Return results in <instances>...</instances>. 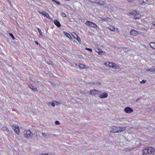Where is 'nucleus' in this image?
I'll use <instances>...</instances> for the list:
<instances>
[{"label": "nucleus", "instance_id": "1", "mask_svg": "<svg viewBox=\"0 0 155 155\" xmlns=\"http://www.w3.org/2000/svg\"><path fill=\"white\" fill-rule=\"evenodd\" d=\"M143 155H154L155 149L151 147H147L142 150Z\"/></svg>", "mask_w": 155, "mask_h": 155}, {"label": "nucleus", "instance_id": "2", "mask_svg": "<svg viewBox=\"0 0 155 155\" xmlns=\"http://www.w3.org/2000/svg\"><path fill=\"white\" fill-rule=\"evenodd\" d=\"M38 132V130H35V132H31L29 130H25L24 131V137L27 138H31L33 135L37 136V133Z\"/></svg>", "mask_w": 155, "mask_h": 155}, {"label": "nucleus", "instance_id": "3", "mask_svg": "<svg viewBox=\"0 0 155 155\" xmlns=\"http://www.w3.org/2000/svg\"><path fill=\"white\" fill-rule=\"evenodd\" d=\"M126 127L113 126L111 127L110 132L113 133L121 132L126 130Z\"/></svg>", "mask_w": 155, "mask_h": 155}, {"label": "nucleus", "instance_id": "4", "mask_svg": "<svg viewBox=\"0 0 155 155\" xmlns=\"http://www.w3.org/2000/svg\"><path fill=\"white\" fill-rule=\"evenodd\" d=\"M85 24L87 25L90 27L94 28H97V25L96 24L90 21H86L85 22Z\"/></svg>", "mask_w": 155, "mask_h": 155}, {"label": "nucleus", "instance_id": "5", "mask_svg": "<svg viewBox=\"0 0 155 155\" xmlns=\"http://www.w3.org/2000/svg\"><path fill=\"white\" fill-rule=\"evenodd\" d=\"M109 67L110 68H111L114 69H118L120 68L119 66L116 64L111 62L109 64Z\"/></svg>", "mask_w": 155, "mask_h": 155}, {"label": "nucleus", "instance_id": "6", "mask_svg": "<svg viewBox=\"0 0 155 155\" xmlns=\"http://www.w3.org/2000/svg\"><path fill=\"white\" fill-rule=\"evenodd\" d=\"M100 92L99 91L94 89L91 90L90 91V94L91 95L94 96L99 94V93Z\"/></svg>", "mask_w": 155, "mask_h": 155}, {"label": "nucleus", "instance_id": "7", "mask_svg": "<svg viewBox=\"0 0 155 155\" xmlns=\"http://www.w3.org/2000/svg\"><path fill=\"white\" fill-rule=\"evenodd\" d=\"M12 129L14 130L16 133L18 134H19L20 131L18 127L16 125L12 126Z\"/></svg>", "mask_w": 155, "mask_h": 155}, {"label": "nucleus", "instance_id": "8", "mask_svg": "<svg viewBox=\"0 0 155 155\" xmlns=\"http://www.w3.org/2000/svg\"><path fill=\"white\" fill-rule=\"evenodd\" d=\"M124 112L128 114H130L133 112V110L130 107H127L124 108Z\"/></svg>", "mask_w": 155, "mask_h": 155}, {"label": "nucleus", "instance_id": "9", "mask_svg": "<svg viewBox=\"0 0 155 155\" xmlns=\"http://www.w3.org/2000/svg\"><path fill=\"white\" fill-rule=\"evenodd\" d=\"M130 14L132 15H134V18L135 19L139 18H140L141 15L138 13H137V12L135 11H134V12H132L130 13Z\"/></svg>", "mask_w": 155, "mask_h": 155}, {"label": "nucleus", "instance_id": "10", "mask_svg": "<svg viewBox=\"0 0 155 155\" xmlns=\"http://www.w3.org/2000/svg\"><path fill=\"white\" fill-rule=\"evenodd\" d=\"M130 34L134 36H137L138 35V32L134 29H132L130 31Z\"/></svg>", "mask_w": 155, "mask_h": 155}, {"label": "nucleus", "instance_id": "11", "mask_svg": "<svg viewBox=\"0 0 155 155\" xmlns=\"http://www.w3.org/2000/svg\"><path fill=\"white\" fill-rule=\"evenodd\" d=\"M108 96L106 92H104L99 96V97L101 98H106Z\"/></svg>", "mask_w": 155, "mask_h": 155}, {"label": "nucleus", "instance_id": "12", "mask_svg": "<svg viewBox=\"0 0 155 155\" xmlns=\"http://www.w3.org/2000/svg\"><path fill=\"white\" fill-rule=\"evenodd\" d=\"M41 135L43 137L45 138H46L49 137L51 134L47 133H42Z\"/></svg>", "mask_w": 155, "mask_h": 155}, {"label": "nucleus", "instance_id": "13", "mask_svg": "<svg viewBox=\"0 0 155 155\" xmlns=\"http://www.w3.org/2000/svg\"><path fill=\"white\" fill-rule=\"evenodd\" d=\"M29 87L32 90L34 91H38V89L37 88L34 86H33L32 85H29Z\"/></svg>", "mask_w": 155, "mask_h": 155}, {"label": "nucleus", "instance_id": "14", "mask_svg": "<svg viewBox=\"0 0 155 155\" xmlns=\"http://www.w3.org/2000/svg\"><path fill=\"white\" fill-rule=\"evenodd\" d=\"M54 23L58 27H59L61 26V24L58 20H54Z\"/></svg>", "mask_w": 155, "mask_h": 155}, {"label": "nucleus", "instance_id": "15", "mask_svg": "<svg viewBox=\"0 0 155 155\" xmlns=\"http://www.w3.org/2000/svg\"><path fill=\"white\" fill-rule=\"evenodd\" d=\"M41 14L43 16H45L47 18H48L49 17V15L48 13L43 11H41Z\"/></svg>", "mask_w": 155, "mask_h": 155}, {"label": "nucleus", "instance_id": "16", "mask_svg": "<svg viewBox=\"0 0 155 155\" xmlns=\"http://www.w3.org/2000/svg\"><path fill=\"white\" fill-rule=\"evenodd\" d=\"M95 51L99 54H101L103 52L102 50L101 49L99 48H96L95 49Z\"/></svg>", "mask_w": 155, "mask_h": 155}, {"label": "nucleus", "instance_id": "17", "mask_svg": "<svg viewBox=\"0 0 155 155\" xmlns=\"http://www.w3.org/2000/svg\"><path fill=\"white\" fill-rule=\"evenodd\" d=\"M150 45L151 48L155 49V42H151L150 43Z\"/></svg>", "mask_w": 155, "mask_h": 155}, {"label": "nucleus", "instance_id": "18", "mask_svg": "<svg viewBox=\"0 0 155 155\" xmlns=\"http://www.w3.org/2000/svg\"><path fill=\"white\" fill-rule=\"evenodd\" d=\"M64 34L68 38L70 39L71 41H72V38L69 34L66 32H64Z\"/></svg>", "mask_w": 155, "mask_h": 155}, {"label": "nucleus", "instance_id": "19", "mask_svg": "<svg viewBox=\"0 0 155 155\" xmlns=\"http://www.w3.org/2000/svg\"><path fill=\"white\" fill-rule=\"evenodd\" d=\"M147 71H150L151 72H154L155 71V67L153 66L150 68L149 70H147Z\"/></svg>", "mask_w": 155, "mask_h": 155}, {"label": "nucleus", "instance_id": "20", "mask_svg": "<svg viewBox=\"0 0 155 155\" xmlns=\"http://www.w3.org/2000/svg\"><path fill=\"white\" fill-rule=\"evenodd\" d=\"M109 29L111 31H116V28L115 27L113 26H110L109 28Z\"/></svg>", "mask_w": 155, "mask_h": 155}, {"label": "nucleus", "instance_id": "21", "mask_svg": "<svg viewBox=\"0 0 155 155\" xmlns=\"http://www.w3.org/2000/svg\"><path fill=\"white\" fill-rule=\"evenodd\" d=\"M79 67L81 69H84L85 68V65L82 64H80L79 65Z\"/></svg>", "mask_w": 155, "mask_h": 155}, {"label": "nucleus", "instance_id": "22", "mask_svg": "<svg viewBox=\"0 0 155 155\" xmlns=\"http://www.w3.org/2000/svg\"><path fill=\"white\" fill-rule=\"evenodd\" d=\"M2 129L3 130L5 131L6 132H8L9 131L8 128L6 127H3Z\"/></svg>", "mask_w": 155, "mask_h": 155}, {"label": "nucleus", "instance_id": "23", "mask_svg": "<svg viewBox=\"0 0 155 155\" xmlns=\"http://www.w3.org/2000/svg\"><path fill=\"white\" fill-rule=\"evenodd\" d=\"M72 35L73 38H76V37L78 36L76 33H75L74 32H73L72 34Z\"/></svg>", "mask_w": 155, "mask_h": 155}, {"label": "nucleus", "instance_id": "24", "mask_svg": "<svg viewBox=\"0 0 155 155\" xmlns=\"http://www.w3.org/2000/svg\"><path fill=\"white\" fill-rule=\"evenodd\" d=\"M38 30L40 34L41 35V36H42L43 35V34L42 33L41 31V29L40 28H38Z\"/></svg>", "mask_w": 155, "mask_h": 155}, {"label": "nucleus", "instance_id": "25", "mask_svg": "<svg viewBox=\"0 0 155 155\" xmlns=\"http://www.w3.org/2000/svg\"><path fill=\"white\" fill-rule=\"evenodd\" d=\"M52 1L55 2L58 5H60V2L57 0H52Z\"/></svg>", "mask_w": 155, "mask_h": 155}, {"label": "nucleus", "instance_id": "26", "mask_svg": "<svg viewBox=\"0 0 155 155\" xmlns=\"http://www.w3.org/2000/svg\"><path fill=\"white\" fill-rule=\"evenodd\" d=\"M61 15L63 17H66V14L65 13H64L63 12H62L61 13Z\"/></svg>", "mask_w": 155, "mask_h": 155}, {"label": "nucleus", "instance_id": "27", "mask_svg": "<svg viewBox=\"0 0 155 155\" xmlns=\"http://www.w3.org/2000/svg\"><path fill=\"white\" fill-rule=\"evenodd\" d=\"M110 62L107 61L104 64V65H105L109 67V64H110Z\"/></svg>", "mask_w": 155, "mask_h": 155}, {"label": "nucleus", "instance_id": "28", "mask_svg": "<svg viewBox=\"0 0 155 155\" xmlns=\"http://www.w3.org/2000/svg\"><path fill=\"white\" fill-rule=\"evenodd\" d=\"M9 35L10 36H11L12 37V39L13 40H15V38L13 36V35L12 34H11V33H9Z\"/></svg>", "mask_w": 155, "mask_h": 155}, {"label": "nucleus", "instance_id": "29", "mask_svg": "<svg viewBox=\"0 0 155 155\" xmlns=\"http://www.w3.org/2000/svg\"><path fill=\"white\" fill-rule=\"evenodd\" d=\"M146 82V80H143L142 81H140L141 84H144Z\"/></svg>", "mask_w": 155, "mask_h": 155}, {"label": "nucleus", "instance_id": "30", "mask_svg": "<svg viewBox=\"0 0 155 155\" xmlns=\"http://www.w3.org/2000/svg\"><path fill=\"white\" fill-rule=\"evenodd\" d=\"M79 42L81 41V39L79 37H78V36L76 37V38Z\"/></svg>", "mask_w": 155, "mask_h": 155}, {"label": "nucleus", "instance_id": "31", "mask_svg": "<svg viewBox=\"0 0 155 155\" xmlns=\"http://www.w3.org/2000/svg\"><path fill=\"white\" fill-rule=\"evenodd\" d=\"M140 4L142 5H146V3L145 2L143 1L142 3H141Z\"/></svg>", "mask_w": 155, "mask_h": 155}, {"label": "nucleus", "instance_id": "32", "mask_svg": "<svg viewBox=\"0 0 155 155\" xmlns=\"http://www.w3.org/2000/svg\"><path fill=\"white\" fill-rule=\"evenodd\" d=\"M86 49L87 50L89 51H90V52L92 51V50L91 48H86Z\"/></svg>", "mask_w": 155, "mask_h": 155}, {"label": "nucleus", "instance_id": "33", "mask_svg": "<svg viewBox=\"0 0 155 155\" xmlns=\"http://www.w3.org/2000/svg\"><path fill=\"white\" fill-rule=\"evenodd\" d=\"M51 105L52 106H53V107H54L55 106V102H52L51 103Z\"/></svg>", "mask_w": 155, "mask_h": 155}, {"label": "nucleus", "instance_id": "34", "mask_svg": "<svg viewBox=\"0 0 155 155\" xmlns=\"http://www.w3.org/2000/svg\"><path fill=\"white\" fill-rule=\"evenodd\" d=\"M55 124L57 125H59L60 124V122L59 121L57 120L55 121Z\"/></svg>", "mask_w": 155, "mask_h": 155}, {"label": "nucleus", "instance_id": "35", "mask_svg": "<svg viewBox=\"0 0 155 155\" xmlns=\"http://www.w3.org/2000/svg\"><path fill=\"white\" fill-rule=\"evenodd\" d=\"M39 155H50L48 153H43L41 154H39Z\"/></svg>", "mask_w": 155, "mask_h": 155}, {"label": "nucleus", "instance_id": "36", "mask_svg": "<svg viewBox=\"0 0 155 155\" xmlns=\"http://www.w3.org/2000/svg\"><path fill=\"white\" fill-rule=\"evenodd\" d=\"M116 28V30L117 32H119V30L118 29V28Z\"/></svg>", "mask_w": 155, "mask_h": 155}, {"label": "nucleus", "instance_id": "37", "mask_svg": "<svg viewBox=\"0 0 155 155\" xmlns=\"http://www.w3.org/2000/svg\"><path fill=\"white\" fill-rule=\"evenodd\" d=\"M54 102L56 104V105H58V103L56 101H55Z\"/></svg>", "mask_w": 155, "mask_h": 155}, {"label": "nucleus", "instance_id": "38", "mask_svg": "<svg viewBox=\"0 0 155 155\" xmlns=\"http://www.w3.org/2000/svg\"><path fill=\"white\" fill-rule=\"evenodd\" d=\"M35 43L36 44L38 45H39V43L37 41H35Z\"/></svg>", "mask_w": 155, "mask_h": 155}, {"label": "nucleus", "instance_id": "39", "mask_svg": "<svg viewBox=\"0 0 155 155\" xmlns=\"http://www.w3.org/2000/svg\"><path fill=\"white\" fill-rule=\"evenodd\" d=\"M37 82L38 83V84H40V83L41 84V83L40 82H39V81H37Z\"/></svg>", "mask_w": 155, "mask_h": 155}, {"label": "nucleus", "instance_id": "40", "mask_svg": "<svg viewBox=\"0 0 155 155\" xmlns=\"http://www.w3.org/2000/svg\"><path fill=\"white\" fill-rule=\"evenodd\" d=\"M153 25L155 26V21L153 23Z\"/></svg>", "mask_w": 155, "mask_h": 155}, {"label": "nucleus", "instance_id": "41", "mask_svg": "<svg viewBox=\"0 0 155 155\" xmlns=\"http://www.w3.org/2000/svg\"><path fill=\"white\" fill-rule=\"evenodd\" d=\"M41 11H39V12L41 14Z\"/></svg>", "mask_w": 155, "mask_h": 155}, {"label": "nucleus", "instance_id": "42", "mask_svg": "<svg viewBox=\"0 0 155 155\" xmlns=\"http://www.w3.org/2000/svg\"><path fill=\"white\" fill-rule=\"evenodd\" d=\"M53 135L54 136H56V135H55V134H54V135Z\"/></svg>", "mask_w": 155, "mask_h": 155}, {"label": "nucleus", "instance_id": "43", "mask_svg": "<svg viewBox=\"0 0 155 155\" xmlns=\"http://www.w3.org/2000/svg\"><path fill=\"white\" fill-rule=\"evenodd\" d=\"M149 69H147L146 70L147 71V70H149Z\"/></svg>", "mask_w": 155, "mask_h": 155}]
</instances>
